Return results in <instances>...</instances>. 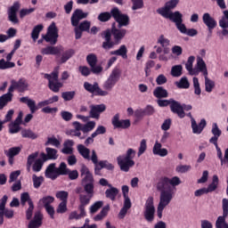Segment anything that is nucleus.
Returning a JSON list of instances; mask_svg holds the SVG:
<instances>
[{
	"mask_svg": "<svg viewBox=\"0 0 228 228\" xmlns=\"http://www.w3.org/2000/svg\"><path fill=\"white\" fill-rule=\"evenodd\" d=\"M181 184V178L174 176L173 178L162 177L157 183V190L160 191L159 202L157 208V216L163 218V211L174 199V188Z\"/></svg>",
	"mask_w": 228,
	"mask_h": 228,
	"instance_id": "nucleus-1",
	"label": "nucleus"
},
{
	"mask_svg": "<svg viewBox=\"0 0 228 228\" xmlns=\"http://www.w3.org/2000/svg\"><path fill=\"white\" fill-rule=\"evenodd\" d=\"M81 175H82V187H77L75 189V192L79 195V197L87 199L89 200H92L94 198V195L95 193L94 190V175L90 173V169L85 165H82L81 169Z\"/></svg>",
	"mask_w": 228,
	"mask_h": 228,
	"instance_id": "nucleus-2",
	"label": "nucleus"
},
{
	"mask_svg": "<svg viewBox=\"0 0 228 228\" xmlns=\"http://www.w3.org/2000/svg\"><path fill=\"white\" fill-rule=\"evenodd\" d=\"M136 156V151L133 148H129L126 151V155H119L117 157L118 165L122 172H129L134 165L133 159Z\"/></svg>",
	"mask_w": 228,
	"mask_h": 228,
	"instance_id": "nucleus-3",
	"label": "nucleus"
},
{
	"mask_svg": "<svg viewBox=\"0 0 228 228\" xmlns=\"http://www.w3.org/2000/svg\"><path fill=\"white\" fill-rule=\"evenodd\" d=\"M121 74L122 72L120 71V69L114 68L109 75L108 78L102 84L103 92H111V90L115 88V85L120 81Z\"/></svg>",
	"mask_w": 228,
	"mask_h": 228,
	"instance_id": "nucleus-4",
	"label": "nucleus"
},
{
	"mask_svg": "<svg viewBox=\"0 0 228 228\" xmlns=\"http://www.w3.org/2000/svg\"><path fill=\"white\" fill-rule=\"evenodd\" d=\"M80 205L78 206V209L80 214H77V211H73L69 214V220H81V218H85L86 216V211L85 210V207L90 204V200L86 198H83L81 196L78 197Z\"/></svg>",
	"mask_w": 228,
	"mask_h": 228,
	"instance_id": "nucleus-5",
	"label": "nucleus"
},
{
	"mask_svg": "<svg viewBox=\"0 0 228 228\" xmlns=\"http://www.w3.org/2000/svg\"><path fill=\"white\" fill-rule=\"evenodd\" d=\"M45 78L48 79V86L52 92L58 94L60 88L63 86V84L58 81V70L53 71L51 74H45Z\"/></svg>",
	"mask_w": 228,
	"mask_h": 228,
	"instance_id": "nucleus-6",
	"label": "nucleus"
},
{
	"mask_svg": "<svg viewBox=\"0 0 228 228\" xmlns=\"http://www.w3.org/2000/svg\"><path fill=\"white\" fill-rule=\"evenodd\" d=\"M91 161L95 165V174H99L97 170H102V168H106L107 170H113L115 167L113 164L108 162V160H102L99 162V159L97 157V152H95V150H92L91 151Z\"/></svg>",
	"mask_w": 228,
	"mask_h": 228,
	"instance_id": "nucleus-7",
	"label": "nucleus"
},
{
	"mask_svg": "<svg viewBox=\"0 0 228 228\" xmlns=\"http://www.w3.org/2000/svg\"><path fill=\"white\" fill-rule=\"evenodd\" d=\"M156 213V208L154 207V197L150 196L146 200L144 204V218L147 222H152L154 220V215Z\"/></svg>",
	"mask_w": 228,
	"mask_h": 228,
	"instance_id": "nucleus-8",
	"label": "nucleus"
},
{
	"mask_svg": "<svg viewBox=\"0 0 228 228\" xmlns=\"http://www.w3.org/2000/svg\"><path fill=\"white\" fill-rule=\"evenodd\" d=\"M121 190L124 197V205L119 212V217L124 218V216L127 215V211L131 209L132 204H131V199H129V186L123 185Z\"/></svg>",
	"mask_w": 228,
	"mask_h": 228,
	"instance_id": "nucleus-9",
	"label": "nucleus"
},
{
	"mask_svg": "<svg viewBox=\"0 0 228 228\" xmlns=\"http://www.w3.org/2000/svg\"><path fill=\"white\" fill-rule=\"evenodd\" d=\"M58 28L56 27V23L53 22L47 29L46 35L43 36V39L45 42H48L52 45H56L58 43Z\"/></svg>",
	"mask_w": 228,
	"mask_h": 228,
	"instance_id": "nucleus-10",
	"label": "nucleus"
},
{
	"mask_svg": "<svg viewBox=\"0 0 228 228\" xmlns=\"http://www.w3.org/2000/svg\"><path fill=\"white\" fill-rule=\"evenodd\" d=\"M110 13L115 19L116 22H118V28H122V26H127L129 24V16L122 14L118 8H113Z\"/></svg>",
	"mask_w": 228,
	"mask_h": 228,
	"instance_id": "nucleus-11",
	"label": "nucleus"
},
{
	"mask_svg": "<svg viewBox=\"0 0 228 228\" xmlns=\"http://www.w3.org/2000/svg\"><path fill=\"white\" fill-rule=\"evenodd\" d=\"M84 88L86 90V92H89L90 94H95V95H100L101 97H106V95L109 94L108 92L99 87V83L97 82H94L93 85L88 82H85Z\"/></svg>",
	"mask_w": 228,
	"mask_h": 228,
	"instance_id": "nucleus-12",
	"label": "nucleus"
},
{
	"mask_svg": "<svg viewBox=\"0 0 228 228\" xmlns=\"http://www.w3.org/2000/svg\"><path fill=\"white\" fill-rule=\"evenodd\" d=\"M72 126H73L74 129L67 130L66 134L68 136H77L80 140H85V138H86V135L81 134V131H83V125H81V123H79V121H75L72 123Z\"/></svg>",
	"mask_w": 228,
	"mask_h": 228,
	"instance_id": "nucleus-13",
	"label": "nucleus"
},
{
	"mask_svg": "<svg viewBox=\"0 0 228 228\" xmlns=\"http://www.w3.org/2000/svg\"><path fill=\"white\" fill-rule=\"evenodd\" d=\"M179 4V0H169L165 3L163 7L157 9L159 15H164L165 13H170L172 10H175Z\"/></svg>",
	"mask_w": 228,
	"mask_h": 228,
	"instance_id": "nucleus-14",
	"label": "nucleus"
},
{
	"mask_svg": "<svg viewBox=\"0 0 228 228\" xmlns=\"http://www.w3.org/2000/svg\"><path fill=\"white\" fill-rule=\"evenodd\" d=\"M86 61L94 74H101L102 72V67L97 66V55L95 53L88 54L86 56Z\"/></svg>",
	"mask_w": 228,
	"mask_h": 228,
	"instance_id": "nucleus-15",
	"label": "nucleus"
},
{
	"mask_svg": "<svg viewBox=\"0 0 228 228\" xmlns=\"http://www.w3.org/2000/svg\"><path fill=\"white\" fill-rule=\"evenodd\" d=\"M112 125L116 129H129V127H131V120H120V116L116 114L112 118Z\"/></svg>",
	"mask_w": 228,
	"mask_h": 228,
	"instance_id": "nucleus-16",
	"label": "nucleus"
},
{
	"mask_svg": "<svg viewBox=\"0 0 228 228\" xmlns=\"http://www.w3.org/2000/svg\"><path fill=\"white\" fill-rule=\"evenodd\" d=\"M106 111V105L104 103L99 105H90L89 117L90 118H96L99 120L101 113Z\"/></svg>",
	"mask_w": 228,
	"mask_h": 228,
	"instance_id": "nucleus-17",
	"label": "nucleus"
},
{
	"mask_svg": "<svg viewBox=\"0 0 228 228\" xmlns=\"http://www.w3.org/2000/svg\"><path fill=\"white\" fill-rule=\"evenodd\" d=\"M111 33H112L114 41L116 42V45H118L120 44V42H122V39L127 34V30L126 28H117V27H115V23H113L111 28Z\"/></svg>",
	"mask_w": 228,
	"mask_h": 228,
	"instance_id": "nucleus-18",
	"label": "nucleus"
},
{
	"mask_svg": "<svg viewBox=\"0 0 228 228\" xmlns=\"http://www.w3.org/2000/svg\"><path fill=\"white\" fill-rule=\"evenodd\" d=\"M88 17V12H84L81 9H77L71 15V25L79 26V21Z\"/></svg>",
	"mask_w": 228,
	"mask_h": 228,
	"instance_id": "nucleus-19",
	"label": "nucleus"
},
{
	"mask_svg": "<svg viewBox=\"0 0 228 228\" xmlns=\"http://www.w3.org/2000/svg\"><path fill=\"white\" fill-rule=\"evenodd\" d=\"M19 8H20V4L16 2L8 10V19L12 24H19V18H17V12H19Z\"/></svg>",
	"mask_w": 228,
	"mask_h": 228,
	"instance_id": "nucleus-20",
	"label": "nucleus"
},
{
	"mask_svg": "<svg viewBox=\"0 0 228 228\" xmlns=\"http://www.w3.org/2000/svg\"><path fill=\"white\" fill-rule=\"evenodd\" d=\"M164 19H168L174 24H177L178 22H183V13L179 11H175L171 12H166L165 14H160Z\"/></svg>",
	"mask_w": 228,
	"mask_h": 228,
	"instance_id": "nucleus-21",
	"label": "nucleus"
},
{
	"mask_svg": "<svg viewBox=\"0 0 228 228\" xmlns=\"http://www.w3.org/2000/svg\"><path fill=\"white\" fill-rule=\"evenodd\" d=\"M194 70H196L197 76H199L200 72L201 74H203L204 77H206V76L208 75V66L206 65V61H204V59H202L201 57H197V63L194 68Z\"/></svg>",
	"mask_w": 228,
	"mask_h": 228,
	"instance_id": "nucleus-22",
	"label": "nucleus"
},
{
	"mask_svg": "<svg viewBox=\"0 0 228 228\" xmlns=\"http://www.w3.org/2000/svg\"><path fill=\"white\" fill-rule=\"evenodd\" d=\"M46 153H41L43 161H49L50 159H58V150L54 148H45Z\"/></svg>",
	"mask_w": 228,
	"mask_h": 228,
	"instance_id": "nucleus-23",
	"label": "nucleus"
},
{
	"mask_svg": "<svg viewBox=\"0 0 228 228\" xmlns=\"http://www.w3.org/2000/svg\"><path fill=\"white\" fill-rule=\"evenodd\" d=\"M170 109L173 113H176L180 118H184L186 113H184L183 108L178 102L171 100Z\"/></svg>",
	"mask_w": 228,
	"mask_h": 228,
	"instance_id": "nucleus-24",
	"label": "nucleus"
},
{
	"mask_svg": "<svg viewBox=\"0 0 228 228\" xmlns=\"http://www.w3.org/2000/svg\"><path fill=\"white\" fill-rule=\"evenodd\" d=\"M12 58H13V55L9 53L5 57L6 60H0V70H7L8 69H13L15 67V62H12Z\"/></svg>",
	"mask_w": 228,
	"mask_h": 228,
	"instance_id": "nucleus-25",
	"label": "nucleus"
},
{
	"mask_svg": "<svg viewBox=\"0 0 228 228\" xmlns=\"http://www.w3.org/2000/svg\"><path fill=\"white\" fill-rule=\"evenodd\" d=\"M152 152L154 156H159L160 158L168 156V150L163 148V145L158 141L153 145Z\"/></svg>",
	"mask_w": 228,
	"mask_h": 228,
	"instance_id": "nucleus-26",
	"label": "nucleus"
},
{
	"mask_svg": "<svg viewBox=\"0 0 228 228\" xmlns=\"http://www.w3.org/2000/svg\"><path fill=\"white\" fill-rule=\"evenodd\" d=\"M58 175H60L58 173L56 164H50L45 170V177H47V179H52L53 181H54V179L58 178Z\"/></svg>",
	"mask_w": 228,
	"mask_h": 228,
	"instance_id": "nucleus-27",
	"label": "nucleus"
},
{
	"mask_svg": "<svg viewBox=\"0 0 228 228\" xmlns=\"http://www.w3.org/2000/svg\"><path fill=\"white\" fill-rule=\"evenodd\" d=\"M206 119H201L200 124H197L195 118H191V129L194 134H200L202 131H204V127H206Z\"/></svg>",
	"mask_w": 228,
	"mask_h": 228,
	"instance_id": "nucleus-28",
	"label": "nucleus"
},
{
	"mask_svg": "<svg viewBox=\"0 0 228 228\" xmlns=\"http://www.w3.org/2000/svg\"><path fill=\"white\" fill-rule=\"evenodd\" d=\"M42 54H52V55H56V54H61L63 53V46L58 45V46H47L45 48H43L41 50Z\"/></svg>",
	"mask_w": 228,
	"mask_h": 228,
	"instance_id": "nucleus-29",
	"label": "nucleus"
},
{
	"mask_svg": "<svg viewBox=\"0 0 228 228\" xmlns=\"http://www.w3.org/2000/svg\"><path fill=\"white\" fill-rule=\"evenodd\" d=\"M202 20L205 26H207L209 30L215 29V28H216V20H214L213 17H211V14H209V12H206L203 14Z\"/></svg>",
	"mask_w": 228,
	"mask_h": 228,
	"instance_id": "nucleus-30",
	"label": "nucleus"
},
{
	"mask_svg": "<svg viewBox=\"0 0 228 228\" xmlns=\"http://www.w3.org/2000/svg\"><path fill=\"white\" fill-rule=\"evenodd\" d=\"M211 133L213 136L209 139V143H218V138L222 136V130L218 127V124H212Z\"/></svg>",
	"mask_w": 228,
	"mask_h": 228,
	"instance_id": "nucleus-31",
	"label": "nucleus"
},
{
	"mask_svg": "<svg viewBox=\"0 0 228 228\" xmlns=\"http://www.w3.org/2000/svg\"><path fill=\"white\" fill-rule=\"evenodd\" d=\"M157 44H159L161 47L163 48L164 54H169L170 53V48L168 46L170 45V40L167 37H165L164 35H160L157 40Z\"/></svg>",
	"mask_w": 228,
	"mask_h": 228,
	"instance_id": "nucleus-32",
	"label": "nucleus"
},
{
	"mask_svg": "<svg viewBox=\"0 0 228 228\" xmlns=\"http://www.w3.org/2000/svg\"><path fill=\"white\" fill-rule=\"evenodd\" d=\"M20 102H22L23 104H27L31 113H35L37 110H38V107L37 106V102H35V100H32L28 96L20 98Z\"/></svg>",
	"mask_w": 228,
	"mask_h": 228,
	"instance_id": "nucleus-33",
	"label": "nucleus"
},
{
	"mask_svg": "<svg viewBox=\"0 0 228 228\" xmlns=\"http://www.w3.org/2000/svg\"><path fill=\"white\" fill-rule=\"evenodd\" d=\"M110 54V56H121L123 60H127V46L122 45L118 50L111 51Z\"/></svg>",
	"mask_w": 228,
	"mask_h": 228,
	"instance_id": "nucleus-34",
	"label": "nucleus"
},
{
	"mask_svg": "<svg viewBox=\"0 0 228 228\" xmlns=\"http://www.w3.org/2000/svg\"><path fill=\"white\" fill-rule=\"evenodd\" d=\"M40 227H42V214L40 212H36L34 219L29 222L28 228Z\"/></svg>",
	"mask_w": 228,
	"mask_h": 228,
	"instance_id": "nucleus-35",
	"label": "nucleus"
},
{
	"mask_svg": "<svg viewBox=\"0 0 228 228\" xmlns=\"http://www.w3.org/2000/svg\"><path fill=\"white\" fill-rule=\"evenodd\" d=\"M77 151L84 158V159H87V161L92 160V157H90V149L86 148L83 144H78L77 146Z\"/></svg>",
	"mask_w": 228,
	"mask_h": 228,
	"instance_id": "nucleus-36",
	"label": "nucleus"
},
{
	"mask_svg": "<svg viewBox=\"0 0 228 228\" xmlns=\"http://www.w3.org/2000/svg\"><path fill=\"white\" fill-rule=\"evenodd\" d=\"M195 62V56H190L185 64V69L188 70L190 76H197V70L193 68V63Z\"/></svg>",
	"mask_w": 228,
	"mask_h": 228,
	"instance_id": "nucleus-37",
	"label": "nucleus"
},
{
	"mask_svg": "<svg viewBox=\"0 0 228 228\" xmlns=\"http://www.w3.org/2000/svg\"><path fill=\"white\" fill-rule=\"evenodd\" d=\"M74 141L68 139L63 143L62 154H72L74 152Z\"/></svg>",
	"mask_w": 228,
	"mask_h": 228,
	"instance_id": "nucleus-38",
	"label": "nucleus"
},
{
	"mask_svg": "<svg viewBox=\"0 0 228 228\" xmlns=\"http://www.w3.org/2000/svg\"><path fill=\"white\" fill-rule=\"evenodd\" d=\"M109 188L105 191V197L114 202V200H117V195H118L119 191L116 187H112V185Z\"/></svg>",
	"mask_w": 228,
	"mask_h": 228,
	"instance_id": "nucleus-39",
	"label": "nucleus"
},
{
	"mask_svg": "<svg viewBox=\"0 0 228 228\" xmlns=\"http://www.w3.org/2000/svg\"><path fill=\"white\" fill-rule=\"evenodd\" d=\"M153 95L157 99H165L168 97V91L162 86H158L153 91Z\"/></svg>",
	"mask_w": 228,
	"mask_h": 228,
	"instance_id": "nucleus-40",
	"label": "nucleus"
},
{
	"mask_svg": "<svg viewBox=\"0 0 228 228\" xmlns=\"http://www.w3.org/2000/svg\"><path fill=\"white\" fill-rule=\"evenodd\" d=\"M16 90L20 92H27L29 88V84L25 78H20L19 81H15Z\"/></svg>",
	"mask_w": 228,
	"mask_h": 228,
	"instance_id": "nucleus-41",
	"label": "nucleus"
},
{
	"mask_svg": "<svg viewBox=\"0 0 228 228\" xmlns=\"http://www.w3.org/2000/svg\"><path fill=\"white\" fill-rule=\"evenodd\" d=\"M219 183L220 180L218 179V175H214L212 177V183L206 188L208 193H213V191H216Z\"/></svg>",
	"mask_w": 228,
	"mask_h": 228,
	"instance_id": "nucleus-42",
	"label": "nucleus"
},
{
	"mask_svg": "<svg viewBox=\"0 0 228 228\" xmlns=\"http://www.w3.org/2000/svg\"><path fill=\"white\" fill-rule=\"evenodd\" d=\"M228 215L223 214L219 216L216 221V228H228L227 219Z\"/></svg>",
	"mask_w": 228,
	"mask_h": 228,
	"instance_id": "nucleus-43",
	"label": "nucleus"
},
{
	"mask_svg": "<svg viewBox=\"0 0 228 228\" xmlns=\"http://www.w3.org/2000/svg\"><path fill=\"white\" fill-rule=\"evenodd\" d=\"M12 99H13V94H5L0 96V110H3L8 102H12Z\"/></svg>",
	"mask_w": 228,
	"mask_h": 228,
	"instance_id": "nucleus-44",
	"label": "nucleus"
},
{
	"mask_svg": "<svg viewBox=\"0 0 228 228\" xmlns=\"http://www.w3.org/2000/svg\"><path fill=\"white\" fill-rule=\"evenodd\" d=\"M59 100H60V98L58 97V95H54V96L49 98L48 100L39 102L37 104V109L44 108L45 106H49V104H54V102H58Z\"/></svg>",
	"mask_w": 228,
	"mask_h": 228,
	"instance_id": "nucleus-45",
	"label": "nucleus"
},
{
	"mask_svg": "<svg viewBox=\"0 0 228 228\" xmlns=\"http://www.w3.org/2000/svg\"><path fill=\"white\" fill-rule=\"evenodd\" d=\"M109 211H110V205H106L102 209V211L94 217V222H101V220H103L104 218H106Z\"/></svg>",
	"mask_w": 228,
	"mask_h": 228,
	"instance_id": "nucleus-46",
	"label": "nucleus"
},
{
	"mask_svg": "<svg viewBox=\"0 0 228 228\" xmlns=\"http://www.w3.org/2000/svg\"><path fill=\"white\" fill-rule=\"evenodd\" d=\"M20 151H22V148L20 146L12 147L7 151H4V154L7 156V158H15V156L20 153Z\"/></svg>",
	"mask_w": 228,
	"mask_h": 228,
	"instance_id": "nucleus-47",
	"label": "nucleus"
},
{
	"mask_svg": "<svg viewBox=\"0 0 228 228\" xmlns=\"http://www.w3.org/2000/svg\"><path fill=\"white\" fill-rule=\"evenodd\" d=\"M22 138H30V140H37L38 134L33 132L31 129H23L21 130Z\"/></svg>",
	"mask_w": 228,
	"mask_h": 228,
	"instance_id": "nucleus-48",
	"label": "nucleus"
},
{
	"mask_svg": "<svg viewBox=\"0 0 228 228\" xmlns=\"http://www.w3.org/2000/svg\"><path fill=\"white\" fill-rule=\"evenodd\" d=\"M44 29V25L39 24L34 27L32 32H31V38L34 40V42H37L38 40V37H40V32Z\"/></svg>",
	"mask_w": 228,
	"mask_h": 228,
	"instance_id": "nucleus-49",
	"label": "nucleus"
},
{
	"mask_svg": "<svg viewBox=\"0 0 228 228\" xmlns=\"http://www.w3.org/2000/svg\"><path fill=\"white\" fill-rule=\"evenodd\" d=\"M33 187L38 190L42 184H44V176H37V175H32Z\"/></svg>",
	"mask_w": 228,
	"mask_h": 228,
	"instance_id": "nucleus-50",
	"label": "nucleus"
},
{
	"mask_svg": "<svg viewBox=\"0 0 228 228\" xmlns=\"http://www.w3.org/2000/svg\"><path fill=\"white\" fill-rule=\"evenodd\" d=\"M177 88L188 89L190 88V82L186 77H183L179 81L175 82Z\"/></svg>",
	"mask_w": 228,
	"mask_h": 228,
	"instance_id": "nucleus-51",
	"label": "nucleus"
},
{
	"mask_svg": "<svg viewBox=\"0 0 228 228\" xmlns=\"http://www.w3.org/2000/svg\"><path fill=\"white\" fill-rule=\"evenodd\" d=\"M56 199L61 200V202H68L69 200V192L67 191H58L55 193Z\"/></svg>",
	"mask_w": 228,
	"mask_h": 228,
	"instance_id": "nucleus-52",
	"label": "nucleus"
},
{
	"mask_svg": "<svg viewBox=\"0 0 228 228\" xmlns=\"http://www.w3.org/2000/svg\"><path fill=\"white\" fill-rule=\"evenodd\" d=\"M204 77H205V90L208 94H211V92H213V88H215V81L209 79L208 76Z\"/></svg>",
	"mask_w": 228,
	"mask_h": 228,
	"instance_id": "nucleus-53",
	"label": "nucleus"
},
{
	"mask_svg": "<svg viewBox=\"0 0 228 228\" xmlns=\"http://www.w3.org/2000/svg\"><path fill=\"white\" fill-rule=\"evenodd\" d=\"M75 51L72 49L67 50L64 52L61 57V63H65L68 60H70L75 54Z\"/></svg>",
	"mask_w": 228,
	"mask_h": 228,
	"instance_id": "nucleus-54",
	"label": "nucleus"
},
{
	"mask_svg": "<svg viewBox=\"0 0 228 228\" xmlns=\"http://www.w3.org/2000/svg\"><path fill=\"white\" fill-rule=\"evenodd\" d=\"M171 76H173V77H180V76H183V66H173L171 69Z\"/></svg>",
	"mask_w": 228,
	"mask_h": 228,
	"instance_id": "nucleus-55",
	"label": "nucleus"
},
{
	"mask_svg": "<svg viewBox=\"0 0 228 228\" xmlns=\"http://www.w3.org/2000/svg\"><path fill=\"white\" fill-rule=\"evenodd\" d=\"M54 202V197L53 196H45L39 200V204H42L45 208L51 206Z\"/></svg>",
	"mask_w": 228,
	"mask_h": 228,
	"instance_id": "nucleus-56",
	"label": "nucleus"
},
{
	"mask_svg": "<svg viewBox=\"0 0 228 228\" xmlns=\"http://www.w3.org/2000/svg\"><path fill=\"white\" fill-rule=\"evenodd\" d=\"M45 145L47 147L49 145H53V147H60L61 145V142L60 140H58L56 137H48L47 141L45 142Z\"/></svg>",
	"mask_w": 228,
	"mask_h": 228,
	"instance_id": "nucleus-57",
	"label": "nucleus"
},
{
	"mask_svg": "<svg viewBox=\"0 0 228 228\" xmlns=\"http://www.w3.org/2000/svg\"><path fill=\"white\" fill-rule=\"evenodd\" d=\"M219 26L223 29L228 28V11H224V16L219 20Z\"/></svg>",
	"mask_w": 228,
	"mask_h": 228,
	"instance_id": "nucleus-58",
	"label": "nucleus"
},
{
	"mask_svg": "<svg viewBox=\"0 0 228 228\" xmlns=\"http://www.w3.org/2000/svg\"><path fill=\"white\" fill-rule=\"evenodd\" d=\"M102 206H104V203L102 201L94 202L89 208L91 215H94V213H97L102 208Z\"/></svg>",
	"mask_w": 228,
	"mask_h": 228,
	"instance_id": "nucleus-59",
	"label": "nucleus"
},
{
	"mask_svg": "<svg viewBox=\"0 0 228 228\" xmlns=\"http://www.w3.org/2000/svg\"><path fill=\"white\" fill-rule=\"evenodd\" d=\"M96 123L95 121H88L86 124L83 126L82 132L90 133L95 129Z\"/></svg>",
	"mask_w": 228,
	"mask_h": 228,
	"instance_id": "nucleus-60",
	"label": "nucleus"
},
{
	"mask_svg": "<svg viewBox=\"0 0 228 228\" xmlns=\"http://www.w3.org/2000/svg\"><path fill=\"white\" fill-rule=\"evenodd\" d=\"M145 151H147V140L142 139L140 142V145L138 148L137 156L140 158L142 154H145Z\"/></svg>",
	"mask_w": 228,
	"mask_h": 228,
	"instance_id": "nucleus-61",
	"label": "nucleus"
},
{
	"mask_svg": "<svg viewBox=\"0 0 228 228\" xmlns=\"http://www.w3.org/2000/svg\"><path fill=\"white\" fill-rule=\"evenodd\" d=\"M61 97L66 102L72 101V99H74V97H76V91L63 92V93H61Z\"/></svg>",
	"mask_w": 228,
	"mask_h": 228,
	"instance_id": "nucleus-62",
	"label": "nucleus"
},
{
	"mask_svg": "<svg viewBox=\"0 0 228 228\" xmlns=\"http://www.w3.org/2000/svg\"><path fill=\"white\" fill-rule=\"evenodd\" d=\"M44 159H38L34 162L32 169L34 172H40L42 170V167H44Z\"/></svg>",
	"mask_w": 228,
	"mask_h": 228,
	"instance_id": "nucleus-63",
	"label": "nucleus"
},
{
	"mask_svg": "<svg viewBox=\"0 0 228 228\" xmlns=\"http://www.w3.org/2000/svg\"><path fill=\"white\" fill-rule=\"evenodd\" d=\"M132 10H142L143 8V0H131Z\"/></svg>",
	"mask_w": 228,
	"mask_h": 228,
	"instance_id": "nucleus-64",
	"label": "nucleus"
}]
</instances>
